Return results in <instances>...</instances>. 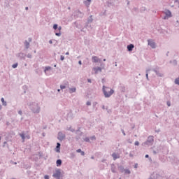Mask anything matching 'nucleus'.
<instances>
[{"label":"nucleus","mask_w":179,"mask_h":179,"mask_svg":"<svg viewBox=\"0 0 179 179\" xmlns=\"http://www.w3.org/2000/svg\"><path fill=\"white\" fill-rule=\"evenodd\" d=\"M85 142H90V138L86 137L84 138Z\"/></svg>","instance_id":"obj_31"},{"label":"nucleus","mask_w":179,"mask_h":179,"mask_svg":"<svg viewBox=\"0 0 179 179\" xmlns=\"http://www.w3.org/2000/svg\"><path fill=\"white\" fill-rule=\"evenodd\" d=\"M134 145L135 146H139V141H135Z\"/></svg>","instance_id":"obj_40"},{"label":"nucleus","mask_w":179,"mask_h":179,"mask_svg":"<svg viewBox=\"0 0 179 179\" xmlns=\"http://www.w3.org/2000/svg\"><path fill=\"white\" fill-rule=\"evenodd\" d=\"M44 178H45V179H50V176H49L48 175H45V176H44Z\"/></svg>","instance_id":"obj_45"},{"label":"nucleus","mask_w":179,"mask_h":179,"mask_svg":"<svg viewBox=\"0 0 179 179\" xmlns=\"http://www.w3.org/2000/svg\"><path fill=\"white\" fill-rule=\"evenodd\" d=\"M87 2H89L88 5H90V2H92V0H87Z\"/></svg>","instance_id":"obj_58"},{"label":"nucleus","mask_w":179,"mask_h":179,"mask_svg":"<svg viewBox=\"0 0 179 179\" xmlns=\"http://www.w3.org/2000/svg\"><path fill=\"white\" fill-rule=\"evenodd\" d=\"M27 58H32L33 56L31 55V54L29 53L27 55Z\"/></svg>","instance_id":"obj_38"},{"label":"nucleus","mask_w":179,"mask_h":179,"mask_svg":"<svg viewBox=\"0 0 179 179\" xmlns=\"http://www.w3.org/2000/svg\"><path fill=\"white\" fill-rule=\"evenodd\" d=\"M93 69H94L95 73L97 74V73H99V72H101L103 69L101 67H94Z\"/></svg>","instance_id":"obj_14"},{"label":"nucleus","mask_w":179,"mask_h":179,"mask_svg":"<svg viewBox=\"0 0 179 179\" xmlns=\"http://www.w3.org/2000/svg\"><path fill=\"white\" fill-rule=\"evenodd\" d=\"M76 92V87L69 88V93H75Z\"/></svg>","instance_id":"obj_20"},{"label":"nucleus","mask_w":179,"mask_h":179,"mask_svg":"<svg viewBox=\"0 0 179 179\" xmlns=\"http://www.w3.org/2000/svg\"><path fill=\"white\" fill-rule=\"evenodd\" d=\"M121 131H122L124 136H125L127 134H125V131H124V129H122Z\"/></svg>","instance_id":"obj_47"},{"label":"nucleus","mask_w":179,"mask_h":179,"mask_svg":"<svg viewBox=\"0 0 179 179\" xmlns=\"http://www.w3.org/2000/svg\"><path fill=\"white\" fill-rule=\"evenodd\" d=\"M151 71H152V72H155V73L157 75V76H158L159 78H163V73H162V72H160V67L157 66L155 68L152 69Z\"/></svg>","instance_id":"obj_4"},{"label":"nucleus","mask_w":179,"mask_h":179,"mask_svg":"<svg viewBox=\"0 0 179 179\" xmlns=\"http://www.w3.org/2000/svg\"><path fill=\"white\" fill-rule=\"evenodd\" d=\"M173 64H174L175 65H177V60H173Z\"/></svg>","instance_id":"obj_51"},{"label":"nucleus","mask_w":179,"mask_h":179,"mask_svg":"<svg viewBox=\"0 0 179 179\" xmlns=\"http://www.w3.org/2000/svg\"><path fill=\"white\" fill-rule=\"evenodd\" d=\"M17 65H18V64L15 63V64L12 65V68H13V69H15V68H17Z\"/></svg>","instance_id":"obj_32"},{"label":"nucleus","mask_w":179,"mask_h":179,"mask_svg":"<svg viewBox=\"0 0 179 179\" xmlns=\"http://www.w3.org/2000/svg\"><path fill=\"white\" fill-rule=\"evenodd\" d=\"M143 10H146V8L142 7V8H141V12H143Z\"/></svg>","instance_id":"obj_42"},{"label":"nucleus","mask_w":179,"mask_h":179,"mask_svg":"<svg viewBox=\"0 0 179 179\" xmlns=\"http://www.w3.org/2000/svg\"><path fill=\"white\" fill-rule=\"evenodd\" d=\"M165 15L167 17H171V11H170V10H166L165 11Z\"/></svg>","instance_id":"obj_17"},{"label":"nucleus","mask_w":179,"mask_h":179,"mask_svg":"<svg viewBox=\"0 0 179 179\" xmlns=\"http://www.w3.org/2000/svg\"><path fill=\"white\" fill-rule=\"evenodd\" d=\"M61 34H62L61 33V31H59V32H56V33H55V36H57V37H61Z\"/></svg>","instance_id":"obj_30"},{"label":"nucleus","mask_w":179,"mask_h":179,"mask_svg":"<svg viewBox=\"0 0 179 179\" xmlns=\"http://www.w3.org/2000/svg\"><path fill=\"white\" fill-rule=\"evenodd\" d=\"M155 142V138L153 136H149L147 141L142 143V146H152Z\"/></svg>","instance_id":"obj_3"},{"label":"nucleus","mask_w":179,"mask_h":179,"mask_svg":"<svg viewBox=\"0 0 179 179\" xmlns=\"http://www.w3.org/2000/svg\"><path fill=\"white\" fill-rule=\"evenodd\" d=\"M48 71H51V66H45L44 69L45 73H47Z\"/></svg>","instance_id":"obj_25"},{"label":"nucleus","mask_w":179,"mask_h":179,"mask_svg":"<svg viewBox=\"0 0 179 179\" xmlns=\"http://www.w3.org/2000/svg\"><path fill=\"white\" fill-rule=\"evenodd\" d=\"M78 15H82L81 17H83V13L80 12V10L78 11Z\"/></svg>","instance_id":"obj_44"},{"label":"nucleus","mask_w":179,"mask_h":179,"mask_svg":"<svg viewBox=\"0 0 179 179\" xmlns=\"http://www.w3.org/2000/svg\"><path fill=\"white\" fill-rule=\"evenodd\" d=\"M66 138V136L62 131H59L57 134V139L62 142V141Z\"/></svg>","instance_id":"obj_6"},{"label":"nucleus","mask_w":179,"mask_h":179,"mask_svg":"<svg viewBox=\"0 0 179 179\" xmlns=\"http://www.w3.org/2000/svg\"><path fill=\"white\" fill-rule=\"evenodd\" d=\"M20 136L22 138V139L23 141H24V139H26V137L24 136V134H23V133L20 134Z\"/></svg>","instance_id":"obj_28"},{"label":"nucleus","mask_w":179,"mask_h":179,"mask_svg":"<svg viewBox=\"0 0 179 179\" xmlns=\"http://www.w3.org/2000/svg\"><path fill=\"white\" fill-rule=\"evenodd\" d=\"M78 64H79V65H82V61L80 60V61L78 62Z\"/></svg>","instance_id":"obj_56"},{"label":"nucleus","mask_w":179,"mask_h":179,"mask_svg":"<svg viewBox=\"0 0 179 179\" xmlns=\"http://www.w3.org/2000/svg\"><path fill=\"white\" fill-rule=\"evenodd\" d=\"M110 170L112 173H117V167H115V165L114 164H111Z\"/></svg>","instance_id":"obj_13"},{"label":"nucleus","mask_w":179,"mask_h":179,"mask_svg":"<svg viewBox=\"0 0 179 179\" xmlns=\"http://www.w3.org/2000/svg\"><path fill=\"white\" fill-rule=\"evenodd\" d=\"M53 29H54V30H57V29H58V24H55L53 25Z\"/></svg>","instance_id":"obj_34"},{"label":"nucleus","mask_w":179,"mask_h":179,"mask_svg":"<svg viewBox=\"0 0 179 179\" xmlns=\"http://www.w3.org/2000/svg\"><path fill=\"white\" fill-rule=\"evenodd\" d=\"M129 157H134V154H132L131 152L129 153Z\"/></svg>","instance_id":"obj_49"},{"label":"nucleus","mask_w":179,"mask_h":179,"mask_svg":"<svg viewBox=\"0 0 179 179\" xmlns=\"http://www.w3.org/2000/svg\"><path fill=\"white\" fill-rule=\"evenodd\" d=\"M87 22L88 24L92 23L93 22V15H90Z\"/></svg>","instance_id":"obj_21"},{"label":"nucleus","mask_w":179,"mask_h":179,"mask_svg":"<svg viewBox=\"0 0 179 179\" xmlns=\"http://www.w3.org/2000/svg\"><path fill=\"white\" fill-rule=\"evenodd\" d=\"M112 157H113V160H116L117 159H120V155L115 152H113L112 154Z\"/></svg>","instance_id":"obj_16"},{"label":"nucleus","mask_w":179,"mask_h":179,"mask_svg":"<svg viewBox=\"0 0 179 179\" xmlns=\"http://www.w3.org/2000/svg\"><path fill=\"white\" fill-rule=\"evenodd\" d=\"M57 29H58V30H59V31H61L62 27L61 26H59V27H57Z\"/></svg>","instance_id":"obj_50"},{"label":"nucleus","mask_w":179,"mask_h":179,"mask_svg":"<svg viewBox=\"0 0 179 179\" xmlns=\"http://www.w3.org/2000/svg\"><path fill=\"white\" fill-rule=\"evenodd\" d=\"M66 55H69V52H66Z\"/></svg>","instance_id":"obj_62"},{"label":"nucleus","mask_w":179,"mask_h":179,"mask_svg":"<svg viewBox=\"0 0 179 179\" xmlns=\"http://www.w3.org/2000/svg\"><path fill=\"white\" fill-rule=\"evenodd\" d=\"M57 167H59V166H62V160L57 159L56 162Z\"/></svg>","instance_id":"obj_18"},{"label":"nucleus","mask_w":179,"mask_h":179,"mask_svg":"<svg viewBox=\"0 0 179 179\" xmlns=\"http://www.w3.org/2000/svg\"><path fill=\"white\" fill-rule=\"evenodd\" d=\"M52 177L56 179H61V170L57 169L56 170L52 175Z\"/></svg>","instance_id":"obj_5"},{"label":"nucleus","mask_w":179,"mask_h":179,"mask_svg":"<svg viewBox=\"0 0 179 179\" xmlns=\"http://www.w3.org/2000/svg\"><path fill=\"white\" fill-rule=\"evenodd\" d=\"M29 109L34 114H39L40 111H41V108L40 107V104L36 102H33L29 105Z\"/></svg>","instance_id":"obj_2"},{"label":"nucleus","mask_w":179,"mask_h":179,"mask_svg":"<svg viewBox=\"0 0 179 179\" xmlns=\"http://www.w3.org/2000/svg\"><path fill=\"white\" fill-rule=\"evenodd\" d=\"M96 105H97V102H95L93 103L94 107V106H96Z\"/></svg>","instance_id":"obj_61"},{"label":"nucleus","mask_w":179,"mask_h":179,"mask_svg":"<svg viewBox=\"0 0 179 179\" xmlns=\"http://www.w3.org/2000/svg\"><path fill=\"white\" fill-rule=\"evenodd\" d=\"M1 102H2V103H3V106H6V101H5V99H3V98H1Z\"/></svg>","instance_id":"obj_29"},{"label":"nucleus","mask_w":179,"mask_h":179,"mask_svg":"<svg viewBox=\"0 0 179 179\" xmlns=\"http://www.w3.org/2000/svg\"><path fill=\"white\" fill-rule=\"evenodd\" d=\"M28 40L29 41H25L24 42V45L25 46L26 50H29V48H30V43H31L32 41L31 38H29Z\"/></svg>","instance_id":"obj_7"},{"label":"nucleus","mask_w":179,"mask_h":179,"mask_svg":"<svg viewBox=\"0 0 179 179\" xmlns=\"http://www.w3.org/2000/svg\"><path fill=\"white\" fill-rule=\"evenodd\" d=\"M90 139H91L92 141H96V136H92L90 137Z\"/></svg>","instance_id":"obj_35"},{"label":"nucleus","mask_w":179,"mask_h":179,"mask_svg":"<svg viewBox=\"0 0 179 179\" xmlns=\"http://www.w3.org/2000/svg\"><path fill=\"white\" fill-rule=\"evenodd\" d=\"M77 153H80L81 156H85V151H82V150L80 148V149H78L76 150Z\"/></svg>","instance_id":"obj_19"},{"label":"nucleus","mask_w":179,"mask_h":179,"mask_svg":"<svg viewBox=\"0 0 179 179\" xmlns=\"http://www.w3.org/2000/svg\"><path fill=\"white\" fill-rule=\"evenodd\" d=\"M64 59H65V57H64L63 55H61L60 56V60L64 61Z\"/></svg>","instance_id":"obj_39"},{"label":"nucleus","mask_w":179,"mask_h":179,"mask_svg":"<svg viewBox=\"0 0 179 179\" xmlns=\"http://www.w3.org/2000/svg\"><path fill=\"white\" fill-rule=\"evenodd\" d=\"M118 169L121 173H124V171L125 170V169L122 166H119Z\"/></svg>","instance_id":"obj_24"},{"label":"nucleus","mask_w":179,"mask_h":179,"mask_svg":"<svg viewBox=\"0 0 179 179\" xmlns=\"http://www.w3.org/2000/svg\"><path fill=\"white\" fill-rule=\"evenodd\" d=\"M65 85H66V86H68V85H69V83L66 82V83H65Z\"/></svg>","instance_id":"obj_59"},{"label":"nucleus","mask_w":179,"mask_h":179,"mask_svg":"<svg viewBox=\"0 0 179 179\" xmlns=\"http://www.w3.org/2000/svg\"><path fill=\"white\" fill-rule=\"evenodd\" d=\"M22 113H23V112L22 111V110H20L18 111V114H19L20 115H22Z\"/></svg>","instance_id":"obj_48"},{"label":"nucleus","mask_w":179,"mask_h":179,"mask_svg":"<svg viewBox=\"0 0 179 179\" xmlns=\"http://www.w3.org/2000/svg\"><path fill=\"white\" fill-rule=\"evenodd\" d=\"M127 50L131 52V51H132L134 50V48H135V45H134V44H129L127 45Z\"/></svg>","instance_id":"obj_12"},{"label":"nucleus","mask_w":179,"mask_h":179,"mask_svg":"<svg viewBox=\"0 0 179 179\" xmlns=\"http://www.w3.org/2000/svg\"><path fill=\"white\" fill-rule=\"evenodd\" d=\"M49 44H52V40L49 41Z\"/></svg>","instance_id":"obj_57"},{"label":"nucleus","mask_w":179,"mask_h":179,"mask_svg":"<svg viewBox=\"0 0 179 179\" xmlns=\"http://www.w3.org/2000/svg\"><path fill=\"white\" fill-rule=\"evenodd\" d=\"M123 173H124V174H131V171L129 169H124Z\"/></svg>","instance_id":"obj_27"},{"label":"nucleus","mask_w":179,"mask_h":179,"mask_svg":"<svg viewBox=\"0 0 179 179\" xmlns=\"http://www.w3.org/2000/svg\"><path fill=\"white\" fill-rule=\"evenodd\" d=\"M16 57L19 58V59H26V54L23 52H20L16 55Z\"/></svg>","instance_id":"obj_8"},{"label":"nucleus","mask_w":179,"mask_h":179,"mask_svg":"<svg viewBox=\"0 0 179 179\" xmlns=\"http://www.w3.org/2000/svg\"><path fill=\"white\" fill-rule=\"evenodd\" d=\"M56 152L59 153L61 152V143H57Z\"/></svg>","instance_id":"obj_15"},{"label":"nucleus","mask_w":179,"mask_h":179,"mask_svg":"<svg viewBox=\"0 0 179 179\" xmlns=\"http://www.w3.org/2000/svg\"><path fill=\"white\" fill-rule=\"evenodd\" d=\"M101 66L102 67V69H104V64H101Z\"/></svg>","instance_id":"obj_55"},{"label":"nucleus","mask_w":179,"mask_h":179,"mask_svg":"<svg viewBox=\"0 0 179 179\" xmlns=\"http://www.w3.org/2000/svg\"><path fill=\"white\" fill-rule=\"evenodd\" d=\"M102 92L106 99H110V97L114 94V90L109 87H106L105 85H103L102 87Z\"/></svg>","instance_id":"obj_1"},{"label":"nucleus","mask_w":179,"mask_h":179,"mask_svg":"<svg viewBox=\"0 0 179 179\" xmlns=\"http://www.w3.org/2000/svg\"><path fill=\"white\" fill-rule=\"evenodd\" d=\"M92 62H94L95 64L97 62H99V64H101V60L99 59L97 56H92Z\"/></svg>","instance_id":"obj_10"},{"label":"nucleus","mask_w":179,"mask_h":179,"mask_svg":"<svg viewBox=\"0 0 179 179\" xmlns=\"http://www.w3.org/2000/svg\"><path fill=\"white\" fill-rule=\"evenodd\" d=\"M69 157L71 159H75V157H76V154H75V152H71Z\"/></svg>","instance_id":"obj_22"},{"label":"nucleus","mask_w":179,"mask_h":179,"mask_svg":"<svg viewBox=\"0 0 179 179\" xmlns=\"http://www.w3.org/2000/svg\"><path fill=\"white\" fill-rule=\"evenodd\" d=\"M150 69H147V70H146L145 76H146L147 80H149V72H150Z\"/></svg>","instance_id":"obj_26"},{"label":"nucleus","mask_w":179,"mask_h":179,"mask_svg":"<svg viewBox=\"0 0 179 179\" xmlns=\"http://www.w3.org/2000/svg\"><path fill=\"white\" fill-rule=\"evenodd\" d=\"M133 12H138V8L136 7H134L133 9H132Z\"/></svg>","instance_id":"obj_41"},{"label":"nucleus","mask_w":179,"mask_h":179,"mask_svg":"<svg viewBox=\"0 0 179 179\" xmlns=\"http://www.w3.org/2000/svg\"><path fill=\"white\" fill-rule=\"evenodd\" d=\"M107 5L108 8H112L113 6H114V3H113L112 1H108Z\"/></svg>","instance_id":"obj_23"},{"label":"nucleus","mask_w":179,"mask_h":179,"mask_svg":"<svg viewBox=\"0 0 179 179\" xmlns=\"http://www.w3.org/2000/svg\"><path fill=\"white\" fill-rule=\"evenodd\" d=\"M87 82H88V83H92V80L90 78H88Z\"/></svg>","instance_id":"obj_52"},{"label":"nucleus","mask_w":179,"mask_h":179,"mask_svg":"<svg viewBox=\"0 0 179 179\" xmlns=\"http://www.w3.org/2000/svg\"><path fill=\"white\" fill-rule=\"evenodd\" d=\"M148 45H150L151 48H156V43H155V41L148 39Z\"/></svg>","instance_id":"obj_9"},{"label":"nucleus","mask_w":179,"mask_h":179,"mask_svg":"<svg viewBox=\"0 0 179 179\" xmlns=\"http://www.w3.org/2000/svg\"><path fill=\"white\" fill-rule=\"evenodd\" d=\"M169 17H167V15H166L165 17H164V20H166L169 19Z\"/></svg>","instance_id":"obj_54"},{"label":"nucleus","mask_w":179,"mask_h":179,"mask_svg":"<svg viewBox=\"0 0 179 179\" xmlns=\"http://www.w3.org/2000/svg\"><path fill=\"white\" fill-rule=\"evenodd\" d=\"M166 104L168 107H170L171 106V102H170V101H167Z\"/></svg>","instance_id":"obj_37"},{"label":"nucleus","mask_w":179,"mask_h":179,"mask_svg":"<svg viewBox=\"0 0 179 179\" xmlns=\"http://www.w3.org/2000/svg\"><path fill=\"white\" fill-rule=\"evenodd\" d=\"M61 90H64V89H66V85H60Z\"/></svg>","instance_id":"obj_33"},{"label":"nucleus","mask_w":179,"mask_h":179,"mask_svg":"<svg viewBox=\"0 0 179 179\" xmlns=\"http://www.w3.org/2000/svg\"><path fill=\"white\" fill-rule=\"evenodd\" d=\"M121 92H122L123 93L125 92V87H121Z\"/></svg>","instance_id":"obj_36"},{"label":"nucleus","mask_w":179,"mask_h":179,"mask_svg":"<svg viewBox=\"0 0 179 179\" xmlns=\"http://www.w3.org/2000/svg\"><path fill=\"white\" fill-rule=\"evenodd\" d=\"M149 157V155H145V159H148Z\"/></svg>","instance_id":"obj_60"},{"label":"nucleus","mask_w":179,"mask_h":179,"mask_svg":"<svg viewBox=\"0 0 179 179\" xmlns=\"http://www.w3.org/2000/svg\"><path fill=\"white\" fill-rule=\"evenodd\" d=\"M127 5H129V1H127Z\"/></svg>","instance_id":"obj_63"},{"label":"nucleus","mask_w":179,"mask_h":179,"mask_svg":"<svg viewBox=\"0 0 179 179\" xmlns=\"http://www.w3.org/2000/svg\"><path fill=\"white\" fill-rule=\"evenodd\" d=\"M91 159H94V156H92V157H91Z\"/></svg>","instance_id":"obj_64"},{"label":"nucleus","mask_w":179,"mask_h":179,"mask_svg":"<svg viewBox=\"0 0 179 179\" xmlns=\"http://www.w3.org/2000/svg\"><path fill=\"white\" fill-rule=\"evenodd\" d=\"M134 169H138V164H134Z\"/></svg>","instance_id":"obj_53"},{"label":"nucleus","mask_w":179,"mask_h":179,"mask_svg":"<svg viewBox=\"0 0 179 179\" xmlns=\"http://www.w3.org/2000/svg\"><path fill=\"white\" fill-rule=\"evenodd\" d=\"M150 178L157 179L159 178V174H157L156 172H153L152 174H151L150 176Z\"/></svg>","instance_id":"obj_11"},{"label":"nucleus","mask_w":179,"mask_h":179,"mask_svg":"<svg viewBox=\"0 0 179 179\" xmlns=\"http://www.w3.org/2000/svg\"><path fill=\"white\" fill-rule=\"evenodd\" d=\"M152 153H153V155H157L159 153V152H157L156 150H153Z\"/></svg>","instance_id":"obj_43"},{"label":"nucleus","mask_w":179,"mask_h":179,"mask_svg":"<svg viewBox=\"0 0 179 179\" xmlns=\"http://www.w3.org/2000/svg\"><path fill=\"white\" fill-rule=\"evenodd\" d=\"M87 106H92V102L91 101H87Z\"/></svg>","instance_id":"obj_46"}]
</instances>
